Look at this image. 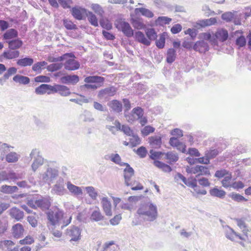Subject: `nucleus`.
I'll return each instance as SVG.
<instances>
[{
    "mask_svg": "<svg viewBox=\"0 0 251 251\" xmlns=\"http://www.w3.org/2000/svg\"><path fill=\"white\" fill-rule=\"evenodd\" d=\"M133 26L138 29H142L145 27V25L140 21L139 18H132L130 20Z\"/></svg>",
    "mask_w": 251,
    "mask_h": 251,
    "instance_id": "nucleus-41",
    "label": "nucleus"
},
{
    "mask_svg": "<svg viewBox=\"0 0 251 251\" xmlns=\"http://www.w3.org/2000/svg\"><path fill=\"white\" fill-rule=\"evenodd\" d=\"M82 99H71L70 100V101L74 102L78 104L82 105L83 103H88L92 101V99L85 98L84 96L80 95Z\"/></svg>",
    "mask_w": 251,
    "mask_h": 251,
    "instance_id": "nucleus-51",
    "label": "nucleus"
},
{
    "mask_svg": "<svg viewBox=\"0 0 251 251\" xmlns=\"http://www.w3.org/2000/svg\"><path fill=\"white\" fill-rule=\"evenodd\" d=\"M30 160L34 158V161L31 165L32 170L35 172L38 168L44 163V158L40 154V151L38 149H33L29 154Z\"/></svg>",
    "mask_w": 251,
    "mask_h": 251,
    "instance_id": "nucleus-3",
    "label": "nucleus"
},
{
    "mask_svg": "<svg viewBox=\"0 0 251 251\" xmlns=\"http://www.w3.org/2000/svg\"><path fill=\"white\" fill-rule=\"evenodd\" d=\"M165 155V159L168 160L167 162L170 164H172L173 163L176 162L179 159L178 155L177 153L174 151H169L164 153Z\"/></svg>",
    "mask_w": 251,
    "mask_h": 251,
    "instance_id": "nucleus-27",
    "label": "nucleus"
},
{
    "mask_svg": "<svg viewBox=\"0 0 251 251\" xmlns=\"http://www.w3.org/2000/svg\"><path fill=\"white\" fill-rule=\"evenodd\" d=\"M35 204L37 206V208H40L44 210L49 209L51 203L49 198H43L41 199L35 200Z\"/></svg>",
    "mask_w": 251,
    "mask_h": 251,
    "instance_id": "nucleus-15",
    "label": "nucleus"
},
{
    "mask_svg": "<svg viewBox=\"0 0 251 251\" xmlns=\"http://www.w3.org/2000/svg\"><path fill=\"white\" fill-rule=\"evenodd\" d=\"M113 124L115 126H106V128L110 131L112 133L114 134L116 130L118 131L121 130V124L118 120H116Z\"/></svg>",
    "mask_w": 251,
    "mask_h": 251,
    "instance_id": "nucleus-46",
    "label": "nucleus"
},
{
    "mask_svg": "<svg viewBox=\"0 0 251 251\" xmlns=\"http://www.w3.org/2000/svg\"><path fill=\"white\" fill-rule=\"evenodd\" d=\"M87 193L89 197L93 200H96L98 196V193L95 191V189L93 186H87L85 188Z\"/></svg>",
    "mask_w": 251,
    "mask_h": 251,
    "instance_id": "nucleus-44",
    "label": "nucleus"
},
{
    "mask_svg": "<svg viewBox=\"0 0 251 251\" xmlns=\"http://www.w3.org/2000/svg\"><path fill=\"white\" fill-rule=\"evenodd\" d=\"M169 143L170 145L174 147H176L177 149L181 151L182 153H185L186 146L182 142H180L176 138L173 137L170 139Z\"/></svg>",
    "mask_w": 251,
    "mask_h": 251,
    "instance_id": "nucleus-14",
    "label": "nucleus"
},
{
    "mask_svg": "<svg viewBox=\"0 0 251 251\" xmlns=\"http://www.w3.org/2000/svg\"><path fill=\"white\" fill-rule=\"evenodd\" d=\"M87 10L81 7H73L71 10V13L73 17L76 20H82L83 17L86 16Z\"/></svg>",
    "mask_w": 251,
    "mask_h": 251,
    "instance_id": "nucleus-11",
    "label": "nucleus"
},
{
    "mask_svg": "<svg viewBox=\"0 0 251 251\" xmlns=\"http://www.w3.org/2000/svg\"><path fill=\"white\" fill-rule=\"evenodd\" d=\"M109 107L111 109V111L115 113H120L122 111L123 105L121 101L117 100H114L109 101L107 103Z\"/></svg>",
    "mask_w": 251,
    "mask_h": 251,
    "instance_id": "nucleus-13",
    "label": "nucleus"
},
{
    "mask_svg": "<svg viewBox=\"0 0 251 251\" xmlns=\"http://www.w3.org/2000/svg\"><path fill=\"white\" fill-rule=\"evenodd\" d=\"M234 15L231 12H226L222 15V19L226 22H230L233 18Z\"/></svg>",
    "mask_w": 251,
    "mask_h": 251,
    "instance_id": "nucleus-64",
    "label": "nucleus"
},
{
    "mask_svg": "<svg viewBox=\"0 0 251 251\" xmlns=\"http://www.w3.org/2000/svg\"><path fill=\"white\" fill-rule=\"evenodd\" d=\"M17 71V69L15 67L9 68L3 75L4 80L8 79L11 75L15 74Z\"/></svg>",
    "mask_w": 251,
    "mask_h": 251,
    "instance_id": "nucleus-60",
    "label": "nucleus"
},
{
    "mask_svg": "<svg viewBox=\"0 0 251 251\" xmlns=\"http://www.w3.org/2000/svg\"><path fill=\"white\" fill-rule=\"evenodd\" d=\"M149 142L152 148L158 149L162 144V139L160 136H153L149 138Z\"/></svg>",
    "mask_w": 251,
    "mask_h": 251,
    "instance_id": "nucleus-23",
    "label": "nucleus"
},
{
    "mask_svg": "<svg viewBox=\"0 0 251 251\" xmlns=\"http://www.w3.org/2000/svg\"><path fill=\"white\" fill-rule=\"evenodd\" d=\"M8 44V48L10 50H17L23 45V41L19 38L6 41Z\"/></svg>",
    "mask_w": 251,
    "mask_h": 251,
    "instance_id": "nucleus-20",
    "label": "nucleus"
},
{
    "mask_svg": "<svg viewBox=\"0 0 251 251\" xmlns=\"http://www.w3.org/2000/svg\"><path fill=\"white\" fill-rule=\"evenodd\" d=\"M225 230H226V237L229 239V240L232 241L233 240V235H234V232H235L233 229L230 228L228 226H225Z\"/></svg>",
    "mask_w": 251,
    "mask_h": 251,
    "instance_id": "nucleus-52",
    "label": "nucleus"
},
{
    "mask_svg": "<svg viewBox=\"0 0 251 251\" xmlns=\"http://www.w3.org/2000/svg\"><path fill=\"white\" fill-rule=\"evenodd\" d=\"M68 234L72 237L71 241H77L80 239L81 230L77 226H73L67 229Z\"/></svg>",
    "mask_w": 251,
    "mask_h": 251,
    "instance_id": "nucleus-10",
    "label": "nucleus"
},
{
    "mask_svg": "<svg viewBox=\"0 0 251 251\" xmlns=\"http://www.w3.org/2000/svg\"><path fill=\"white\" fill-rule=\"evenodd\" d=\"M104 80L105 78L102 76L91 75L86 77L84 81L87 83H98L100 86L103 83Z\"/></svg>",
    "mask_w": 251,
    "mask_h": 251,
    "instance_id": "nucleus-16",
    "label": "nucleus"
},
{
    "mask_svg": "<svg viewBox=\"0 0 251 251\" xmlns=\"http://www.w3.org/2000/svg\"><path fill=\"white\" fill-rule=\"evenodd\" d=\"M64 212L63 210L55 208L54 210H50L47 213L48 226L50 225L54 227L61 225L62 220L63 219Z\"/></svg>",
    "mask_w": 251,
    "mask_h": 251,
    "instance_id": "nucleus-2",
    "label": "nucleus"
},
{
    "mask_svg": "<svg viewBox=\"0 0 251 251\" xmlns=\"http://www.w3.org/2000/svg\"><path fill=\"white\" fill-rule=\"evenodd\" d=\"M214 37L215 40H218L221 42H225L228 38V33L226 29L223 28L219 29L216 32Z\"/></svg>",
    "mask_w": 251,
    "mask_h": 251,
    "instance_id": "nucleus-21",
    "label": "nucleus"
},
{
    "mask_svg": "<svg viewBox=\"0 0 251 251\" xmlns=\"http://www.w3.org/2000/svg\"><path fill=\"white\" fill-rule=\"evenodd\" d=\"M125 166L126 168L124 170V177L126 185H131L129 181L132 180V177L134 175V171L130 166L127 164Z\"/></svg>",
    "mask_w": 251,
    "mask_h": 251,
    "instance_id": "nucleus-9",
    "label": "nucleus"
},
{
    "mask_svg": "<svg viewBox=\"0 0 251 251\" xmlns=\"http://www.w3.org/2000/svg\"><path fill=\"white\" fill-rule=\"evenodd\" d=\"M18 188L16 186H9L3 185L0 188V192L5 194H12L18 190Z\"/></svg>",
    "mask_w": 251,
    "mask_h": 251,
    "instance_id": "nucleus-34",
    "label": "nucleus"
},
{
    "mask_svg": "<svg viewBox=\"0 0 251 251\" xmlns=\"http://www.w3.org/2000/svg\"><path fill=\"white\" fill-rule=\"evenodd\" d=\"M14 243L10 240H4L0 241V249L4 250L5 248L10 250L11 247L14 245Z\"/></svg>",
    "mask_w": 251,
    "mask_h": 251,
    "instance_id": "nucleus-48",
    "label": "nucleus"
},
{
    "mask_svg": "<svg viewBox=\"0 0 251 251\" xmlns=\"http://www.w3.org/2000/svg\"><path fill=\"white\" fill-rule=\"evenodd\" d=\"M209 193L211 196L214 197H217L220 199L224 198L226 195V192L224 190L219 189L217 187H214L210 189Z\"/></svg>",
    "mask_w": 251,
    "mask_h": 251,
    "instance_id": "nucleus-30",
    "label": "nucleus"
},
{
    "mask_svg": "<svg viewBox=\"0 0 251 251\" xmlns=\"http://www.w3.org/2000/svg\"><path fill=\"white\" fill-rule=\"evenodd\" d=\"M63 25L68 30L76 29L77 28L76 25L72 21L67 19L63 20Z\"/></svg>",
    "mask_w": 251,
    "mask_h": 251,
    "instance_id": "nucleus-58",
    "label": "nucleus"
},
{
    "mask_svg": "<svg viewBox=\"0 0 251 251\" xmlns=\"http://www.w3.org/2000/svg\"><path fill=\"white\" fill-rule=\"evenodd\" d=\"M135 12L136 13L140 12L143 16L148 18H152L154 16L153 13L151 10L145 8H137L135 9Z\"/></svg>",
    "mask_w": 251,
    "mask_h": 251,
    "instance_id": "nucleus-39",
    "label": "nucleus"
},
{
    "mask_svg": "<svg viewBox=\"0 0 251 251\" xmlns=\"http://www.w3.org/2000/svg\"><path fill=\"white\" fill-rule=\"evenodd\" d=\"M132 112L134 113L138 120L143 117L144 113L143 109L140 107L134 108L132 110Z\"/></svg>",
    "mask_w": 251,
    "mask_h": 251,
    "instance_id": "nucleus-57",
    "label": "nucleus"
},
{
    "mask_svg": "<svg viewBox=\"0 0 251 251\" xmlns=\"http://www.w3.org/2000/svg\"><path fill=\"white\" fill-rule=\"evenodd\" d=\"M101 203L102 205L103 209L107 216H111L112 214L111 211V204L108 200V199L103 197L102 199Z\"/></svg>",
    "mask_w": 251,
    "mask_h": 251,
    "instance_id": "nucleus-26",
    "label": "nucleus"
},
{
    "mask_svg": "<svg viewBox=\"0 0 251 251\" xmlns=\"http://www.w3.org/2000/svg\"><path fill=\"white\" fill-rule=\"evenodd\" d=\"M111 161L121 166H124L128 163L122 162V159L118 153L112 154L111 155Z\"/></svg>",
    "mask_w": 251,
    "mask_h": 251,
    "instance_id": "nucleus-42",
    "label": "nucleus"
},
{
    "mask_svg": "<svg viewBox=\"0 0 251 251\" xmlns=\"http://www.w3.org/2000/svg\"><path fill=\"white\" fill-rule=\"evenodd\" d=\"M86 16L88 18V20L92 25L95 27L98 26V19L94 14L92 12L87 11Z\"/></svg>",
    "mask_w": 251,
    "mask_h": 251,
    "instance_id": "nucleus-38",
    "label": "nucleus"
},
{
    "mask_svg": "<svg viewBox=\"0 0 251 251\" xmlns=\"http://www.w3.org/2000/svg\"><path fill=\"white\" fill-rule=\"evenodd\" d=\"M116 27L118 30H121L127 37H131L133 36V30L128 23L123 21H119L116 24Z\"/></svg>",
    "mask_w": 251,
    "mask_h": 251,
    "instance_id": "nucleus-6",
    "label": "nucleus"
},
{
    "mask_svg": "<svg viewBox=\"0 0 251 251\" xmlns=\"http://www.w3.org/2000/svg\"><path fill=\"white\" fill-rule=\"evenodd\" d=\"M135 38L139 42L146 46H148L151 44L150 41L146 38L144 33L141 31H139L135 33Z\"/></svg>",
    "mask_w": 251,
    "mask_h": 251,
    "instance_id": "nucleus-29",
    "label": "nucleus"
},
{
    "mask_svg": "<svg viewBox=\"0 0 251 251\" xmlns=\"http://www.w3.org/2000/svg\"><path fill=\"white\" fill-rule=\"evenodd\" d=\"M150 157L151 159L154 160V161H156L155 160L159 159L161 155L164 154V152H162L161 151H156L153 150H151L150 151Z\"/></svg>",
    "mask_w": 251,
    "mask_h": 251,
    "instance_id": "nucleus-54",
    "label": "nucleus"
},
{
    "mask_svg": "<svg viewBox=\"0 0 251 251\" xmlns=\"http://www.w3.org/2000/svg\"><path fill=\"white\" fill-rule=\"evenodd\" d=\"M228 196L234 201L241 202L242 201H247V199L241 196L239 194L232 192L229 194Z\"/></svg>",
    "mask_w": 251,
    "mask_h": 251,
    "instance_id": "nucleus-47",
    "label": "nucleus"
},
{
    "mask_svg": "<svg viewBox=\"0 0 251 251\" xmlns=\"http://www.w3.org/2000/svg\"><path fill=\"white\" fill-rule=\"evenodd\" d=\"M13 80L16 82L24 85L27 84L30 82L29 77L20 75H15L13 78Z\"/></svg>",
    "mask_w": 251,
    "mask_h": 251,
    "instance_id": "nucleus-33",
    "label": "nucleus"
},
{
    "mask_svg": "<svg viewBox=\"0 0 251 251\" xmlns=\"http://www.w3.org/2000/svg\"><path fill=\"white\" fill-rule=\"evenodd\" d=\"M219 151L217 149L210 150L206 152L205 157H208L210 159L216 157Z\"/></svg>",
    "mask_w": 251,
    "mask_h": 251,
    "instance_id": "nucleus-63",
    "label": "nucleus"
},
{
    "mask_svg": "<svg viewBox=\"0 0 251 251\" xmlns=\"http://www.w3.org/2000/svg\"><path fill=\"white\" fill-rule=\"evenodd\" d=\"M104 218V216L102 215L99 209L94 210L90 216V219L95 222L102 221Z\"/></svg>",
    "mask_w": 251,
    "mask_h": 251,
    "instance_id": "nucleus-35",
    "label": "nucleus"
},
{
    "mask_svg": "<svg viewBox=\"0 0 251 251\" xmlns=\"http://www.w3.org/2000/svg\"><path fill=\"white\" fill-rule=\"evenodd\" d=\"M51 193L54 195L63 196L67 193V190L65 188L64 180L60 177L53 186Z\"/></svg>",
    "mask_w": 251,
    "mask_h": 251,
    "instance_id": "nucleus-5",
    "label": "nucleus"
},
{
    "mask_svg": "<svg viewBox=\"0 0 251 251\" xmlns=\"http://www.w3.org/2000/svg\"><path fill=\"white\" fill-rule=\"evenodd\" d=\"M80 117L85 122H91L94 120L92 117V113L88 110H84L83 113L80 115Z\"/></svg>",
    "mask_w": 251,
    "mask_h": 251,
    "instance_id": "nucleus-40",
    "label": "nucleus"
},
{
    "mask_svg": "<svg viewBox=\"0 0 251 251\" xmlns=\"http://www.w3.org/2000/svg\"><path fill=\"white\" fill-rule=\"evenodd\" d=\"M100 24L103 28L107 30H110L112 27L111 24L108 20L103 19L100 20Z\"/></svg>",
    "mask_w": 251,
    "mask_h": 251,
    "instance_id": "nucleus-61",
    "label": "nucleus"
},
{
    "mask_svg": "<svg viewBox=\"0 0 251 251\" xmlns=\"http://www.w3.org/2000/svg\"><path fill=\"white\" fill-rule=\"evenodd\" d=\"M209 49L208 43L204 40L197 41L193 46V49L200 52H206Z\"/></svg>",
    "mask_w": 251,
    "mask_h": 251,
    "instance_id": "nucleus-18",
    "label": "nucleus"
},
{
    "mask_svg": "<svg viewBox=\"0 0 251 251\" xmlns=\"http://www.w3.org/2000/svg\"><path fill=\"white\" fill-rule=\"evenodd\" d=\"M64 68L68 71H74L79 69L80 64L79 62L74 59L67 60L64 64Z\"/></svg>",
    "mask_w": 251,
    "mask_h": 251,
    "instance_id": "nucleus-17",
    "label": "nucleus"
},
{
    "mask_svg": "<svg viewBox=\"0 0 251 251\" xmlns=\"http://www.w3.org/2000/svg\"><path fill=\"white\" fill-rule=\"evenodd\" d=\"M20 155L15 152H10L5 157V159L8 163H15L18 161Z\"/></svg>",
    "mask_w": 251,
    "mask_h": 251,
    "instance_id": "nucleus-37",
    "label": "nucleus"
},
{
    "mask_svg": "<svg viewBox=\"0 0 251 251\" xmlns=\"http://www.w3.org/2000/svg\"><path fill=\"white\" fill-rule=\"evenodd\" d=\"M129 183H131V185H126L127 186H131V189L132 190L136 191L139 190H142L143 189V186L138 181L135 180H130L129 181Z\"/></svg>",
    "mask_w": 251,
    "mask_h": 251,
    "instance_id": "nucleus-49",
    "label": "nucleus"
},
{
    "mask_svg": "<svg viewBox=\"0 0 251 251\" xmlns=\"http://www.w3.org/2000/svg\"><path fill=\"white\" fill-rule=\"evenodd\" d=\"M165 43V36L161 34L159 37L158 40H156L155 42L156 46L159 49H163L164 47Z\"/></svg>",
    "mask_w": 251,
    "mask_h": 251,
    "instance_id": "nucleus-55",
    "label": "nucleus"
},
{
    "mask_svg": "<svg viewBox=\"0 0 251 251\" xmlns=\"http://www.w3.org/2000/svg\"><path fill=\"white\" fill-rule=\"evenodd\" d=\"M146 34L149 41L156 40L157 37V33L155 29L152 28L147 29L146 30Z\"/></svg>",
    "mask_w": 251,
    "mask_h": 251,
    "instance_id": "nucleus-45",
    "label": "nucleus"
},
{
    "mask_svg": "<svg viewBox=\"0 0 251 251\" xmlns=\"http://www.w3.org/2000/svg\"><path fill=\"white\" fill-rule=\"evenodd\" d=\"M58 171L54 169L48 167L46 172L40 175V179L44 182L50 183L58 176Z\"/></svg>",
    "mask_w": 251,
    "mask_h": 251,
    "instance_id": "nucleus-4",
    "label": "nucleus"
},
{
    "mask_svg": "<svg viewBox=\"0 0 251 251\" xmlns=\"http://www.w3.org/2000/svg\"><path fill=\"white\" fill-rule=\"evenodd\" d=\"M67 187L71 194L74 196H80L83 194L82 190L81 187L75 185L70 181L67 182Z\"/></svg>",
    "mask_w": 251,
    "mask_h": 251,
    "instance_id": "nucleus-19",
    "label": "nucleus"
},
{
    "mask_svg": "<svg viewBox=\"0 0 251 251\" xmlns=\"http://www.w3.org/2000/svg\"><path fill=\"white\" fill-rule=\"evenodd\" d=\"M9 215L16 221H21L24 217V212L20 209L13 207L8 210Z\"/></svg>",
    "mask_w": 251,
    "mask_h": 251,
    "instance_id": "nucleus-7",
    "label": "nucleus"
},
{
    "mask_svg": "<svg viewBox=\"0 0 251 251\" xmlns=\"http://www.w3.org/2000/svg\"><path fill=\"white\" fill-rule=\"evenodd\" d=\"M166 61L169 64H172L176 58V50L173 48L168 49L166 54Z\"/></svg>",
    "mask_w": 251,
    "mask_h": 251,
    "instance_id": "nucleus-31",
    "label": "nucleus"
},
{
    "mask_svg": "<svg viewBox=\"0 0 251 251\" xmlns=\"http://www.w3.org/2000/svg\"><path fill=\"white\" fill-rule=\"evenodd\" d=\"M24 229L22 224L20 223L14 225L12 227V234L16 238H20L23 235Z\"/></svg>",
    "mask_w": 251,
    "mask_h": 251,
    "instance_id": "nucleus-22",
    "label": "nucleus"
},
{
    "mask_svg": "<svg viewBox=\"0 0 251 251\" xmlns=\"http://www.w3.org/2000/svg\"><path fill=\"white\" fill-rule=\"evenodd\" d=\"M63 66L62 63H52L47 66V69L48 71L53 72L61 69Z\"/></svg>",
    "mask_w": 251,
    "mask_h": 251,
    "instance_id": "nucleus-43",
    "label": "nucleus"
},
{
    "mask_svg": "<svg viewBox=\"0 0 251 251\" xmlns=\"http://www.w3.org/2000/svg\"><path fill=\"white\" fill-rule=\"evenodd\" d=\"M60 81L63 84L75 85L79 81V77L75 75H67L61 77Z\"/></svg>",
    "mask_w": 251,
    "mask_h": 251,
    "instance_id": "nucleus-12",
    "label": "nucleus"
},
{
    "mask_svg": "<svg viewBox=\"0 0 251 251\" xmlns=\"http://www.w3.org/2000/svg\"><path fill=\"white\" fill-rule=\"evenodd\" d=\"M58 93L62 96L66 97L71 94L69 88L64 85H60Z\"/></svg>",
    "mask_w": 251,
    "mask_h": 251,
    "instance_id": "nucleus-50",
    "label": "nucleus"
},
{
    "mask_svg": "<svg viewBox=\"0 0 251 251\" xmlns=\"http://www.w3.org/2000/svg\"><path fill=\"white\" fill-rule=\"evenodd\" d=\"M18 36V32L17 30L14 28H11L5 31L2 35V37L3 40L8 41L17 38Z\"/></svg>",
    "mask_w": 251,
    "mask_h": 251,
    "instance_id": "nucleus-25",
    "label": "nucleus"
},
{
    "mask_svg": "<svg viewBox=\"0 0 251 251\" xmlns=\"http://www.w3.org/2000/svg\"><path fill=\"white\" fill-rule=\"evenodd\" d=\"M100 86L97 85L96 84H90L86 83V84L81 85L80 88L82 91H85L89 89L93 90H96Z\"/></svg>",
    "mask_w": 251,
    "mask_h": 251,
    "instance_id": "nucleus-59",
    "label": "nucleus"
},
{
    "mask_svg": "<svg viewBox=\"0 0 251 251\" xmlns=\"http://www.w3.org/2000/svg\"><path fill=\"white\" fill-rule=\"evenodd\" d=\"M34 62V60L32 58L29 56H26L24 58L19 59L17 61V65L22 67H25L26 66H31Z\"/></svg>",
    "mask_w": 251,
    "mask_h": 251,
    "instance_id": "nucleus-24",
    "label": "nucleus"
},
{
    "mask_svg": "<svg viewBox=\"0 0 251 251\" xmlns=\"http://www.w3.org/2000/svg\"><path fill=\"white\" fill-rule=\"evenodd\" d=\"M2 55L6 59H12L18 58L20 55V51L18 50H10L4 51Z\"/></svg>",
    "mask_w": 251,
    "mask_h": 251,
    "instance_id": "nucleus-28",
    "label": "nucleus"
},
{
    "mask_svg": "<svg viewBox=\"0 0 251 251\" xmlns=\"http://www.w3.org/2000/svg\"><path fill=\"white\" fill-rule=\"evenodd\" d=\"M201 167L202 168L201 169V171H199V174L196 176V177L198 178L201 176H209L210 175L209 170L207 167L201 165Z\"/></svg>",
    "mask_w": 251,
    "mask_h": 251,
    "instance_id": "nucleus-56",
    "label": "nucleus"
},
{
    "mask_svg": "<svg viewBox=\"0 0 251 251\" xmlns=\"http://www.w3.org/2000/svg\"><path fill=\"white\" fill-rule=\"evenodd\" d=\"M49 91V84H43L37 87L35 90V92L37 95H43L46 93L50 94V92Z\"/></svg>",
    "mask_w": 251,
    "mask_h": 251,
    "instance_id": "nucleus-36",
    "label": "nucleus"
},
{
    "mask_svg": "<svg viewBox=\"0 0 251 251\" xmlns=\"http://www.w3.org/2000/svg\"><path fill=\"white\" fill-rule=\"evenodd\" d=\"M187 186L194 189L197 184V177H190L187 179L186 182L184 183Z\"/></svg>",
    "mask_w": 251,
    "mask_h": 251,
    "instance_id": "nucleus-53",
    "label": "nucleus"
},
{
    "mask_svg": "<svg viewBox=\"0 0 251 251\" xmlns=\"http://www.w3.org/2000/svg\"><path fill=\"white\" fill-rule=\"evenodd\" d=\"M137 214L145 221L152 222L158 216L157 208L148 198L141 201L137 211Z\"/></svg>",
    "mask_w": 251,
    "mask_h": 251,
    "instance_id": "nucleus-1",
    "label": "nucleus"
},
{
    "mask_svg": "<svg viewBox=\"0 0 251 251\" xmlns=\"http://www.w3.org/2000/svg\"><path fill=\"white\" fill-rule=\"evenodd\" d=\"M247 43L246 39L244 36L241 35L236 40V44L240 48L246 46Z\"/></svg>",
    "mask_w": 251,
    "mask_h": 251,
    "instance_id": "nucleus-62",
    "label": "nucleus"
},
{
    "mask_svg": "<svg viewBox=\"0 0 251 251\" xmlns=\"http://www.w3.org/2000/svg\"><path fill=\"white\" fill-rule=\"evenodd\" d=\"M153 165L166 173H169L172 171V168L169 165L160 161H154Z\"/></svg>",
    "mask_w": 251,
    "mask_h": 251,
    "instance_id": "nucleus-32",
    "label": "nucleus"
},
{
    "mask_svg": "<svg viewBox=\"0 0 251 251\" xmlns=\"http://www.w3.org/2000/svg\"><path fill=\"white\" fill-rule=\"evenodd\" d=\"M116 92V89L113 86L105 88L99 92L98 97L100 99L107 98L114 96Z\"/></svg>",
    "mask_w": 251,
    "mask_h": 251,
    "instance_id": "nucleus-8",
    "label": "nucleus"
}]
</instances>
